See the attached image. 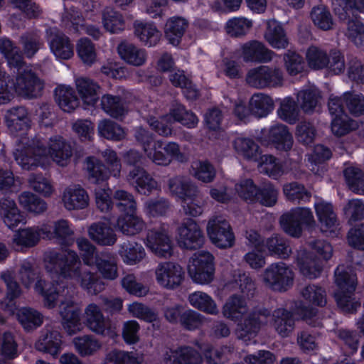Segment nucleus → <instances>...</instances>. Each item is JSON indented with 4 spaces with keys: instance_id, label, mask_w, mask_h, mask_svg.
<instances>
[{
    "instance_id": "f257e3e1",
    "label": "nucleus",
    "mask_w": 364,
    "mask_h": 364,
    "mask_svg": "<svg viewBox=\"0 0 364 364\" xmlns=\"http://www.w3.org/2000/svg\"><path fill=\"white\" fill-rule=\"evenodd\" d=\"M43 261L46 270L54 274L53 282L48 284L43 280L28 261L21 264L18 279L26 288L35 282L34 289L43 297L47 308H54L60 295L65 291L62 279L78 284L91 295H97L105 289V283L96 272L82 270L80 257L74 250H66L60 253L53 250H47Z\"/></svg>"
},
{
    "instance_id": "f03ea898",
    "label": "nucleus",
    "mask_w": 364,
    "mask_h": 364,
    "mask_svg": "<svg viewBox=\"0 0 364 364\" xmlns=\"http://www.w3.org/2000/svg\"><path fill=\"white\" fill-rule=\"evenodd\" d=\"M234 282L244 296L233 294L228 296L222 306L224 318L237 322L243 319L236 329V336L247 345L256 343V337L260 328L268 322L269 311L265 308L249 310L247 299L252 296L255 284L248 274L238 271L234 275Z\"/></svg>"
},
{
    "instance_id": "7ed1b4c3",
    "label": "nucleus",
    "mask_w": 364,
    "mask_h": 364,
    "mask_svg": "<svg viewBox=\"0 0 364 364\" xmlns=\"http://www.w3.org/2000/svg\"><path fill=\"white\" fill-rule=\"evenodd\" d=\"M13 154L16 163L23 169L28 171L37 167L46 168L52 161L58 166H66L73 156V150L63 136L54 135L48 139L39 136L23 138Z\"/></svg>"
},
{
    "instance_id": "20e7f679",
    "label": "nucleus",
    "mask_w": 364,
    "mask_h": 364,
    "mask_svg": "<svg viewBox=\"0 0 364 364\" xmlns=\"http://www.w3.org/2000/svg\"><path fill=\"white\" fill-rule=\"evenodd\" d=\"M0 53L6 59L10 68H17L15 80L9 78V88L14 94L25 99L36 98L41 95L43 82L23 63L19 48L7 38H0Z\"/></svg>"
},
{
    "instance_id": "39448f33",
    "label": "nucleus",
    "mask_w": 364,
    "mask_h": 364,
    "mask_svg": "<svg viewBox=\"0 0 364 364\" xmlns=\"http://www.w3.org/2000/svg\"><path fill=\"white\" fill-rule=\"evenodd\" d=\"M107 166L108 171H105V166L97 159L89 156L85 159V168L87 171L88 179L90 183L98 186L95 188V200L97 208L103 213L109 212L113 207L112 199V190L105 182L109 176H119L121 172V163L117 153L111 149H106L102 154Z\"/></svg>"
},
{
    "instance_id": "423d86ee",
    "label": "nucleus",
    "mask_w": 364,
    "mask_h": 364,
    "mask_svg": "<svg viewBox=\"0 0 364 364\" xmlns=\"http://www.w3.org/2000/svg\"><path fill=\"white\" fill-rule=\"evenodd\" d=\"M335 282L338 290L335 298L338 306L346 312L352 313L360 306L352 296L357 285V277L350 267L339 265L335 271Z\"/></svg>"
},
{
    "instance_id": "0eeeda50",
    "label": "nucleus",
    "mask_w": 364,
    "mask_h": 364,
    "mask_svg": "<svg viewBox=\"0 0 364 364\" xmlns=\"http://www.w3.org/2000/svg\"><path fill=\"white\" fill-rule=\"evenodd\" d=\"M215 257L208 251L196 252L189 259L188 274L193 282L206 285L215 278Z\"/></svg>"
},
{
    "instance_id": "6e6552de",
    "label": "nucleus",
    "mask_w": 364,
    "mask_h": 364,
    "mask_svg": "<svg viewBox=\"0 0 364 364\" xmlns=\"http://www.w3.org/2000/svg\"><path fill=\"white\" fill-rule=\"evenodd\" d=\"M292 269L282 262L269 264L261 274L262 282L268 289L284 292L291 287L294 282Z\"/></svg>"
},
{
    "instance_id": "1a4fd4ad",
    "label": "nucleus",
    "mask_w": 364,
    "mask_h": 364,
    "mask_svg": "<svg viewBox=\"0 0 364 364\" xmlns=\"http://www.w3.org/2000/svg\"><path fill=\"white\" fill-rule=\"evenodd\" d=\"M144 243L146 248L161 258L170 257L173 252V243L169 225L163 223L159 227L149 229Z\"/></svg>"
},
{
    "instance_id": "9d476101",
    "label": "nucleus",
    "mask_w": 364,
    "mask_h": 364,
    "mask_svg": "<svg viewBox=\"0 0 364 364\" xmlns=\"http://www.w3.org/2000/svg\"><path fill=\"white\" fill-rule=\"evenodd\" d=\"M146 157L158 166H168L173 160L183 162L186 160V156L181 151L179 145L176 142H164L161 139L155 141L153 146L145 154Z\"/></svg>"
},
{
    "instance_id": "9b49d317",
    "label": "nucleus",
    "mask_w": 364,
    "mask_h": 364,
    "mask_svg": "<svg viewBox=\"0 0 364 364\" xmlns=\"http://www.w3.org/2000/svg\"><path fill=\"white\" fill-rule=\"evenodd\" d=\"M246 81L256 88L275 87L282 85L283 73L278 68L260 65L248 71Z\"/></svg>"
},
{
    "instance_id": "f8f14e48",
    "label": "nucleus",
    "mask_w": 364,
    "mask_h": 364,
    "mask_svg": "<svg viewBox=\"0 0 364 364\" xmlns=\"http://www.w3.org/2000/svg\"><path fill=\"white\" fill-rule=\"evenodd\" d=\"M65 291L60 296H65L59 305V314L63 329L68 335H74L82 331L84 325L81 321V310L72 298H67Z\"/></svg>"
},
{
    "instance_id": "ddd939ff",
    "label": "nucleus",
    "mask_w": 364,
    "mask_h": 364,
    "mask_svg": "<svg viewBox=\"0 0 364 364\" xmlns=\"http://www.w3.org/2000/svg\"><path fill=\"white\" fill-rule=\"evenodd\" d=\"M4 119L9 132L20 137L16 141L17 148L20 141L23 138H28L27 132L31 129L32 124L29 112L24 107H14L6 111Z\"/></svg>"
},
{
    "instance_id": "4468645a",
    "label": "nucleus",
    "mask_w": 364,
    "mask_h": 364,
    "mask_svg": "<svg viewBox=\"0 0 364 364\" xmlns=\"http://www.w3.org/2000/svg\"><path fill=\"white\" fill-rule=\"evenodd\" d=\"M184 275L183 267L174 262H161L154 269L156 283L166 289H174L178 287L183 281Z\"/></svg>"
},
{
    "instance_id": "2eb2a0df",
    "label": "nucleus",
    "mask_w": 364,
    "mask_h": 364,
    "mask_svg": "<svg viewBox=\"0 0 364 364\" xmlns=\"http://www.w3.org/2000/svg\"><path fill=\"white\" fill-rule=\"evenodd\" d=\"M283 230L293 237L301 233L302 225L311 226L315 223L312 212L307 208H296L284 214L280 218Z\"/></svg>"
},
{
    "instance_id": "dca6fc26",
    "label": "nucleus",
    "mask_w": 364,
    "mask_h": 364,
    "mask_svg": "<svg viewBox=\"0 0 364 364\" xmlns=\"http://www.w3.org/2000/svg\"><path fill=\"white\" fill-rule=\"evenodd\" d=\"M207 233L211 242L220 248L231 247L235 237L229 223L222 216L210 219L207 225Z\"/></svg>"
},
{
    "instance_id": "f3484780",
    "label": "nucleus",
    "mask_w": 364,
    "mask_h": 364,
    "mask_svg": "<svg viewBox=\"0 0 364 364\" xmlns=\"http://www.w3.org/2000/svg\"><path fill=\"white\" fill-rule=\"evenodd\" d=\"M49 235H51L48 228L43 226V223L19 228L14 234L12 245L17 250L31 248L36 246L41 239H46V236Z\"/></svg>"
},
{
    "instance_id": "a211bd4d",
    "label": "nucleus",
    "mask_w": 364,
    "mask_h": 364,
    "mask_svg": "<svg viewBox=\"0 0 364 364\" xmlns=\"http://www.w3.org/2000/svg\"><path fill=\"white\" fill-rule=\"evenodd\" d=\"M177 242L182 248L196 250L203 245L205 237L199 225L190 219L182 223L178 228Z\"/></svg>"
},
{
    "instance_id": "6ab92c4d",
    "label": "nucleus",
    "mask_w": 364,
    "mask_h": 364,
    "mask_svg": "<svg viewBox=\"0 0 364 364\" xmlns=\"http://www.w3.org/2000/svg\"><path fill=\"white\" fill-rule=\"evenodd\" d=\"M85 324L93 333L113 337L109 321L106 319L101 308L95 303L86 306L84 310Z\"/></svg>"
},
{
    "instance_id": "aec40b11",
    "label": "nucleus",
    "mask_w": 364,
    "mask_h": 364,
    "mask_svg": "<svg viewBox=\"0 0 364 364\" xmlns=\"http://www.w3.org/2000/svg\"><path fill=\"white\" fill-rule=\"evenodd\" d=\"M237 53L245 63H268L275 55L262 42L256 40L242 44Z\"/></svg>"
},
{
    "instance_id": "412c9836",
    "label": "nucleus",
    "mask_w": 364,
    "mask_h": 364,
    "mask_svg": "<svg viewBox=\"0 0 364 364\" xmlns=\"http://www.w3.org/2000/svg\"><path fill=\"white\" fill-rule=\"evenodd\" d=\"M164 364H202L200 353L193 348L188 346L176 348H168L162 355Z\"/></svg>"
},
{
    "instance_id": "4be33fe9",
    "label": "nucleus",
    "mask_w": 364,
    "mask_h": 364,
    "mask_svg": "<svg viewBox=\"0 0 364 364\" xmlns=\"http://www.w3.org/2000/svg\"><path fill=\"white\" fill-rule=\"evenodd\" d=\"M50 49L57 59L68 60L74 55L73 46L69 38L57 28L47 30Z\"/></svg>"
},
{
    "instance_id": "5701e85b",
    "label": "nucleus",
    "mask_w": 364,
    "mask_h": 364,
    "mask_svg": "<svg viewBox=\"0 0 364 364\" xmlns=\"http://www.w3.org/2000/svg\"><path fill=\"white\" fill-rule=\"evenodd\" d=\"M75 85L79 98L84 105L94 107L100 99L101 87L95 80L79 77L75 80Z\"/></svg>"
},
{
    "instance_id": "b1692460",
    "label": "nucleus",
    "mask_w": 364,
    "mask_h": 364,
    "mask_svg": "<svg viewBox=\"0 0 364 364\" xmlns=\"http://www.w3.org/2000/svg\"><path fill=\"white\" fill-rule=\"evenodd\" d=\"M62 203L68 210H82L88 207L90 197L80 185H72L65 188L62 194Z\"/></svg>"
},
{
    "instance_id": "393cba45",
    "label": "nucleus",
    "mask_w": 364,
    "mask_h": 364,
    "mask_svg": "<svg viewBox=\"0 0 364 364\" xmlns=\"http://www.w3.org/2000/svg\"><path fill=\"white\" fill-rule=\"evenodd\" d=\"M133 30L134 36L144 46L154 47L161 38L160 31L150 21L136 20L133 23Z\"/></svg>"
},
{
    "instance_id": "a878e982",
    "label": "nucleus",
    "mask_w": 364,
    "mask_h": 364,
    "mask_svg": "<svg viewBox=\"0 0 364 364\" xmlns=\"http://www.w3.org/2000/svg\"><path fill=\"white\" fill-rule=\"evenodd\" d=\"M146 226V222L137 214V210L121 214L115 223V228L127 236L139 235L145 230Z\"/></svg>"
},
{
    "instance_id": "bb28decb",
    "label": "nucleus",
    "mask_w": 364,
    "mask_h": 364,
    "mask_svg": "<svg viewBox=\"0 0 364 364\" xmlns=\"http://www.w3.org/2000/svg\"><path fill=\"white\" fill-rule=\"evenodd\" d=\"M127 179L141 194L149 195L152 191L160 189L159 183L143 168H134L129 171Z\"/></svg>"
},
{
    "instance_id": "cd10ccee",
    "label": "nucleus",
    "mask_w": 364,
    "mask_h": 364,
    "mask_svg": "<svg viewBox=\"0 0 364 364\" xmlns=\"http://www.w3.org/2000/svg\"><path fill=\"white\" fill-rule=\"evenodd\" d=\"M89 238L100 246H112L117 241V235L114 228L104 221L92 223L87 228Z\"/></svg>"
},
{
    "instance_id": "c85d7f7f",
    "label": "nucleus",
    "mask_w": 364,
    "mask_h": 364,
    "mask_svg": "<svg viewBox=\"0 0 364 364\" xmlns=\"http://www.w3.org/2000/svg\"><path fill=\"white\" fill-rule=\"evenodd\" d=\"M296 264L300 272L309 279L318 277L323 267L322 260L318 259L305 249H300L298 251Z\"/></svg>"
},
{
    "instance_id": "c756f323",
    "label": "nucleus",
    "mask_w": 364,
    "mask_h": 364,
    "mask_svg": "<svg viewBox=\"0 0 364 364\" xmlns=\"http://www.w3.org/2000/svg\"><path fill=\"white\" fill-rule=\"evenodd\" d=\"M0 216L9 229H14L19 224L26 223V217L19 210L14 200L9 197L0 200Z\"/></svg>"
},
{
    "instance_id": "7c9ffc66",
    "label": "nucleus",
    "mask_w": 364,
    "mask_h": 364,
    "mask_svg": "<svg viewBox=\"0 0 364 364\" xmlns=\"http://www.w3.org/2000/svg\"><path fill=\"white\" fill-rule=\"evenodd\" d=\"M271 323L275 331L282 338L289 336L295 326L292 312L282 307L273 311Z\"/></svg>"
},
{
    "instance_id": "2f4dec72",
    "label": "nucleus",
    "mask_w": 364,
    "mask_h": 364,
    "mask_svg": "<svg viewBox=\"0 0 364 364\" xmlns=\"http://www.w3.org/2000/svg\"><path fill=\"white\" fill-rule=\"evenodd\" d=\"M63 344L62 336L56 330H52L46 327L36 342V348L42 352H46L52 355H57Z\"/></svg>"
},
{
    "instance_id": "473e14b6",
    "label": "nucleus",
    "mask_w": 364,
    "mask_h": 364,
    "mask_svg": "<svg viewBox=\"0 0 364 364\" xmlns=\"http://www.w3.org/2000/svg\"><path fill=\"white\" fill-rule=\"evenodd\" d=\"M117 52L122 60L133 66H141L147 60V52L145 49L127 41L118 45Z\"/></svg>"
},
{
    "instance_id": "72a5a7b5",
    "label": "nucleus",
    "mask_w": 364,
    "mask_h": 364,
    "mask_svg": "<svg viewBox=\"0 0 364 364\" xmlns=\"http://www.w3.org/2000/svg\"><path fill=\"white\" fill-rule=\"evenodd\" d=\"M0 277L6 287V296L0 302V306L3 309L13 313L16 309L14 300L21 294V287L9 271L1 272Z\"/></svg>"
},
{
    "instance_id": "f704fd0d",
    "label": "nucleus",
    "mask_w": 364,
    "mask_h": 364,
    "mask_svg": "<svg viewBox=\"0 0 364 364\" xmlns=\"http://www.w3.org/2000/svg\"><path fill=\"white\" fill-rule=\"evenodd\" d=\"M118 255L127 265H136L146 257L142 245L134 241H125L118 247Z\"/></svg>"
},
{
    "instance_id": "c9c22d12",
    "label": "nucleus",
    "mask_w": 364,
    "mask_h": 364,
    "mask_svg": "<svg viewBox=\"0 0 364 364\" xmlns=\"http://www.w3.org/2000/svg\"><path fill=\"white\" fill-rule=\"evenodd\" d=\"M43 226H47L51 235L46 236V239H57L59 243L63 245H70L73 240L70 237L74 235V230L70 222L65 219L56 220L53 224L44 223Z\"/></svg>"
},
{
    "instance_id": "e433bc0d",
    "label": "nucleus",
    "mask_w": 364,
    "mask_h": 364,
    "mask_svg": "<svg viewBox=\"0 0 364 364\" xmlns=\"http://www.w3.org/2000/svg\"><path fill=\"white\" fill-rule=\"evenodd\" d=\"M62 23L65 28L69 29L73 28V31L75 32L83 31L85 33L91 36L95 39H98L101 36V32L97 27L83 23V19L80 14L74 9H71L70 12L66 13L63 16Z\"/></svg>"
},
{
    "instance_id": "4c0bfd02",
    "label": "nucleus",
    "mask_w": 364,
    "mask_h": 364,
    "mask_svg": "<svg viewBox=\"0 0 364 364\" xmlns=\"http://www.w3.org/2000/svg\"><path fill=\"white\" fill-rule=\"evenodd\" d=\"M168 193L177 200H182L198 187L188 178L176 176L167 182Z\"/></svg>"
},
{
    "instance_id": "58836bf2",
    "label": "nucleus",
    "mask_w": 364,
    "mask_h": 364,
    "mask_svg": "<svg viewBox=\"0 0 364 364\" xmlns=\"http://www.w3.org/2000/svg\"><path fill=\"white\" fill-rule=\"evenodd\" d=\"M315 211L323 232H333L337 225V217L332 204L319 200L314 204Z\"/></svg>"
},
{
    "instance_id": "ea45409f",
    "label": "nucleus",
    "mask_w": 364,
    "mask_h": 364,
    "mask_svg": "<svg viewBox=\"0 0 364 364\" xmlns=\"http://www.w3.org/2000/svg\"><path fill=\"white\" fill-rule=\"evenodd\" d=\"M268 138L279 151H288L293 146L294 140L287 126L277 124L268 131Z\"/></svg>"
},
{
    "instance_id": "a19ab883",
    "label": "nucleus",
    "mask_w": 364,
    "mask_h": 364,
    "mask_svg": "<svg viewBox=\"0 0 364 364\" xmlns=\"http://www.w3.org/2000/svg\"><path fill=\"white\" fill-rule=\"evenodd\" d=\"M264 38L275 49H285L289 45V40L282 26L274 20L267 22Z\"/></svg>"
},
{
    "instance_id": "79ce46f5",
    "label": "nucleus",
    "mask_w": 364,
    "mask_h": 364,
    "mask_svg": "<svg viewBox=\"0 0 364 364\" xmlns=\"http://www.w3.org/2000/svg\"><path fill=\"white\" fill-rule=\"evenodd\" d=\"M189 304L195 309L205 314L216 316L220 309L213 298L202 291H196L189 294Z\"/></svg>"
},
{
    "instance_id": "37998d69",
    "label": "nucleus",
    "mask_w": 364,
    "mask_h": 364,
    "mask_svg": "<svg viewBox=\"0 0 364 364\" xmlns=\"http://www.w3.org/2000/svg\"><path fill=\"white\" fill-rule=\"evenodd\" d=\"M92 267H95L105 279L113 280L118 277L116 257L109 252H100Z\"/></svg>"
},
{
    "instance_id": "c03bdc74",
    "label": "nucleus",
    "mask_w": 364,
    "mask_h": 364,
    "mask_svg": "<svg viewBox=\"0 0 364 364\" xmlns=\"http://www.w3.org/2000/svg\"><path fill=\"white\" fill-rule=\"evenodd\" d=\"M297 102L306 113H311L321 105V95L314 86L301 90L296 96Z\"/></svg>"
},
{
    "instance_id": "a18cd8bd",
    "label": "nucleus",
    "mask_w": 364,
    "mask_h": 364,
    "mask_svg": "<svg viewBox=\"0 0 364 364\" xmlns=\"http://www.w3.org/2000/svg\"><path fill=\"white\" fill-rule=\"evenodd\" d=\"M18 203L23 210L34 215H42L48 209L47 203L30 191L22 192L18 196Z\"/></svg>"
},
{
    "instance_id": "49530a36",
    "label": "nucleus",
    "mask_w": 364,
    "mask_h": 364,
    "mask_svg": "<svg viewBox=\"0 0 364 364\" xmlns=\"http://www.w3.org/2000/svg\"><path fill=\"white\" fill-rule=\"evenodd\" d=\"M250 110L257 117H265L271 113L274 107L272 98L264 93L254 94L249 102Z\"/></svg>"
},
{
    "instance_id": "de8ad7c7",
    "label": "nucleus",
    "mask_w": 364,
    "mask_h": 364,
    "mask_svg": "<svg viewBox=\"0 0 364 364\" xmlns=\"http://www.w3.org/2000/svg\"><path fill=\"white\" fill-rule=\"evenodd\" d=\"M188 27L187 21L181 17L170 18L165 26V35L170 43L178 46Z\"/></svg>"
},
{
    "instance_id": "09e8293b",
    "label": "nucleus",
    "mask_w": 364,
    "mask_h": 364,
    "mask_svg": "<svg viewBox=\"0 0 364 364\" xmlns=\"http://www.w3.org/2000/svg\"><path fill=\"white\" fill-rule=\"evenodd\" d=\"M18 355V344L13 334L9 332L0 337V364H11Z\"/></svg>"
},
{
    "instance_id": "8fccbe9b",
    "label": "nucleus",
    "mask_w": 364,
    "mask_h": 364,
    "mask_svg": "<svg viewBox=\"0 0 364 364\" xmlns=\"http://www.w3.org/2000/svg\"><path fill=\"white\" fill-rule=\"evenodd\" d=\"M102 109L112 117L119 119L127 113V107L119 96L106 94L101 97Z\"/></svg>"
},
{
    "instance_id": "3c124183",
    "label": "nucleus",
    "mask_w": 364,
    "mask_h": 364,
    "mask_svg": "<svg viewBox=\"0 0 364 364\" xmlns=\"http://www.w3.org/2000/svg\"><path fill=\"white\" fill-rule=\"evenodd\" d=\"M232 146L240 156L249 160H258L259 146L253 139L239 136L232 141Z\"/></svg>"
},
{
    "instance_id": "603ef678",
    "label": "nucleus",
    "mask_w": 364,
    "mask_h": 364,
    "mask_svg": "<svg viewBox=\"0 0 364 364\" xmlns=\"http://www.w3.org/2000/svg\"><path fill=\"white\" fill-rule=\"evenodd\" d=\"M180 202L183 211L187 215L197 217L203 212L205 200L198 188Z\"/></svg>"
},
{
    "instance_id": "864d4df0",
    "label": "nucleus",
    "mask_w": 364,
    "mask_h": 364,
    "mask_svg": "<svg viewBox=\"0 0 364 364\" xmlns=\"http://www.w3.org/2000/svg\"><path fill=\"white\" fill-rule=\"evenodd\" d=\"M56 101L66 112H70L79 106V100L71 87L59 86L55 89Z\"/></svg>"
},
{
    "instance_id": "5fc2aeb1",
    "label": "nucleus",
    "mask_w": 364,
    "mask_h": 364,
    "mask_svg": "<svg viewBox=\"0 0 364 364\" xmlns=\"http://www.w3.org/2000/svg\"><path fill=\"white\" fill-rule=\"evenodd\" d=\"M17 318L26 331L34 330L43 322V314L31 308L20 309L17 313Z\"/></svg>"
},
{
    "instance_id": "6e6d98bb",
    "label": "nucleus",
    "mask_w": 364,
    "mask_h": 364,
    "mask_svg": "<svg viewBox=\"0 0 364 364\" xmlns=\"http://www.w3.org/2000/svg\"><path fill=\"white\" fill-rule=\"evenodd\" d=\"M73 343L76 351L82 357L93 355L102 347L101 343L91 335L75 337Z\"/></svg>"
},
{
    "instance_id": "4d7b16f0",
    "label": "nucleus",
    "mask_w": 364,
    "mask_h": 364,
    "mask_svg": "<svg viewBox=\"0 0 364 364\" xmlns=\"http://www.w3.org/2000/svg\"><path fill=\"white\" fill-rule=\"evenodd\" d=\"M169 112L173 122H179L188 129L195 128L198 124L197 116L181 104L173 105Z\"/></svg>"
},
{
    "instance_id": "13d9d810",
    "label": "nucleus",
    "mask_w": 364,
    "mask_h": 364,
    "mask_svg": "<svg viewBox=\"0 0 364 364\" xmlns=\"http://www.w3.org/2000/svg\"><path fill=\"white\" fill-rule=\"evenodd\" d=\"M343 176L348 188L354 193H364V173L355 166H349L343 170Z\"/></svg>"
},
{
    "instance_id": "bf43d9fd",
    "label": "nucleus",
    "mask_w": 364,
    "mask_h": 364,
    "mask_svg": "<svg viewBox=\"0 0 364 364\" xmlns=\"http://www.w3.org/2000/svg\"><path fill=\"white\" fill-rule=\"evenodd\" d=\"M142 356L134 352L112 350L109 352L102 364H141Z\"/></svg>"
},
{
    "instance_id": "052dcab7",
    "label": "nucleus",
    "mask_w": 364,
    "mask_h": 364,
    "mask_svg": "<svg viewBox=\"0 0 364 364\" xmlns=\"http://www.w3.org/2000/svg\"><path fill=\"white\" fill-rule=\"evenodd\" d=\"M333 6L336 14L342 20L349 16L350 13H364V0H334Z\"/></svg>"
},
{
    "instance_id": "680f3d73",
    "label": "nucleus",
    "mask_w": 364,
    "mask_h": 364,
    "mask_svg": "<svg viewBox=\"0 0 364 364\" xmlns=\"http://www.w3.org/2000/svg\"><path fill=\"white\" fill-rule=\"evenodd\" d=\"M259 159L258 168L260 173L277 178L287 172L283 166L277 162V159L272 155H263Z\"/></svg>"
},
{
    "instance_id": "e2e57ef3",
    "label": "nucleus",
    "mask_w": 364,
    "mask_h": 364,
    "mask_svg": "<svg viewBox=\"0 0 364 364\" xmlns=\"http://www.w3.org/2000/svg\"><path fill=\"white\" fill-rule=\"evenodd\" d=\"M170 209V203L164 198H150L143 205L144 214L149 218L166 216Z\"/></svg>"
},
{
    "instance_id": "0e129e2a",
    "label": "nucleus",
    "mask_w": 364,
    "mask_h": 364,
    "mask_svg": "<svg viewBox=\"0 0 364 364\" xmlns=\"http://www.w3.org/2000/svg\"><path fill=\"white\" fill-rule=\"evenodd\" d=\"M301 294L304 300L313 306H323L326 304V292L323 288L316 284L306 286Z\"/></svg>"
},
{
    "instance_id": "69168bd1",
    "label": "nucleus",
    "mask_w": 364,
    "mask_h": 364,
    "mask_svg": "<svg viewBox=\"0 0 364 364\" xmlns=\"http://www.w3.org/2000/svg\"><path fill=\"white\" fill-rule=\"evenodd\" d=\"M97 130L99 134L109 140L119 141L126 136V132L117 123L105 119L99 122Z\"/></svg>"
},
{
    "instance_id": "338daca9",
    "label": "nucleus",
    "mask_w": 364,
    "mask_h": 364,
    "mask_svg": "<svg viewBox=\"0 0 364 364\" xmlns=\"http://www.w3.org/2000/svg\"><path fill=\"white\" fill-rule=\"evenodd\" d=\"M76 52L84 64L92 65L97 60L95 46L87 38H82L77 41Z\"/></svg>"
},
{
    "instance_id": "774afa93",
    "label": "nucleus",
    "mask_w": 364,
    "mask_h": 364,
    "mask_svg": "<svg viewBox=\"0 0 364 364\" xmlns=\"http://www.w3.org/2000/svg\"><path fill=\"white\" fill-rule=\"evenodd\" d=\"M311 18L314 25L321 30L328 31L333 28L332 15L323 5L314 6L311 12Z\"/></svg>"
}]
</instances>
